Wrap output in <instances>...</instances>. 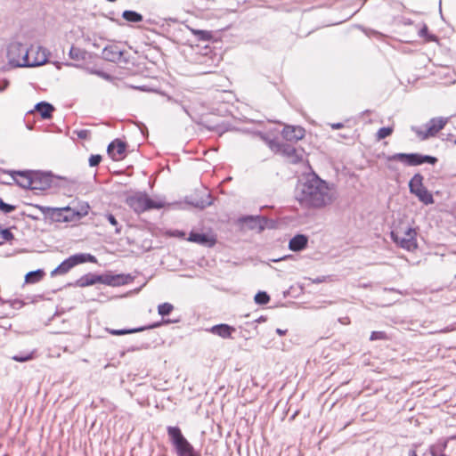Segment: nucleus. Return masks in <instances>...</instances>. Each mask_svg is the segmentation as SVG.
I'll use <instances>...</instances> for the list:
<instances>
[{"mask_svg":"<svg viewBox=\"0 0 456 456\" xmlns=\"http://www.w3.org/2000/svg\"><path fill=\"white\" fill-rule=\"evenodd\" d=\"M334 186L314 175L308 178L298 189L297 200L302 207L314 209L324 208L337 200Z\"/></svg>","mask_w":456,"mask_h":456,"instance_id":"1","label":"nucleus"},{"mask_svg":"<svg viewBox=\"0 0 456 456\" xmlns=\"http://www.w3.org/2000/svg\"><path fill=\"white\" fill-rule=\"evenodd\" d=\"M126 203L135 212L142 213L150 209H159L165 206L162 200H154L145 193L136 192L126 199Z\"/></svg>","mask_w":456,"mask_h":456,"instance_id":"2","label":"nucleus"},{"mask_svg":"<svg viewBox=\"0 0 456 456\" xmlns=\"http://www.w3.org/2000/svg\"><path fill=\"white\" fill-rule=\"evenodd\" d=\"M167 435L175 446L177 456H200L193 446L183 436L178 427H167Z\"/></svg>","mask_w":456,"mask_h":456,"instance_id":"3","label":"nucleus"},{"mask_svg":"<svg viewBox=\"0 0 456 456\" xmlns=\"http://www.w3.org/2000/svg\"><path fill=\"white\" fill-rule=\"evenodd\" d=\"M126 278L127 277L122 274L102 276L94 273H87L80 277L77 281L76 284L81 288L94 285L96 283H104L111 286H118L126 283Z\"/></svg>","mask_w":456,"mask_h":456,"instance_id":"4","label":"nucleus"},{"mask_svg":"<svg viewBox=\"0 0 456 456\" xmlns=\"http://www.w3.org/2000/svg\"><path fill=\"white\" fill-rule=\"evenodd\" d=\"M417 232L415 229L408 227L405 230L397 229L392 231L390 237L392 240L399 247L408 251H413L417 248Z\"/></svg>","mask_w":456,"mask_h":456,"instance_id":"5","label":"nucleus"},{"mask_svg":"<svg viewBox=\"0 0 456 456\" xmlns=\"http://www.w3.org/2000/svg\"><path fill=\"white\" fill-rule=\"evenodd\" d=\"M388 161H400L407 166H418L423 163L436 164L437 159L419 153H395L387 158Z\"/></svg>","mask_w":456,"mask_h":456,"instance_id":"6","label":"nucleus"},{"mask_svg":"<svg viewBox=\"0 0 456 456\" xmlns=\"http://www.w3.org/2000/svg\"><path fill=\"white\" fill-rule=\"evenodd\" d=\"M27 46L19 42H12L7 49L9 63L13 67H26L28 65Z\"/></svg>","mask_w":456,"mask_h":456,"instance_id":"7","label":"nucleus"},{"mask_svg":"<svg viewBox=\"0 0 456 456\" xmlns=\"http://www.w3.org/2000/svg\"><path fill=\"white\" fill-rule=\"evenodd\" d=\"M95 263L96 258L90 254H76L69 258L65 259L62 263H61L54 270L52 271L51 275H61L67 273L70 269L74 266L85 263V262Z\"/></svg>","mask_w":456,"mask_h":456,"instance_id":"8","label":"nucleus"},{"mask_svg":"<svg viewBox=\"0 0 456 456\" xmlns=\"http://www.w3.org/2000/svg\"><path fill=\"white\" fill-rule=\"evenodd\" d=\"M423 176L416 174L410 181L409 187L411 193L415 194L419 200L426 205L434 202L432 194L423 186Z\"/></svg>","mask_w":456,"mask_h":456,"instance_id":"9","label":"nucleus"},{"mask_svg":"<svg viewBox=\"0 0 456 456\" xmlns=\"http://www.w3.org/2000/svg\"><path fill=\"white\" fill-rule=\"evenodd\" d=\"M448 118H431L427 124H426V130L421 131L419 129H414L416 134L419 135V137L421 140L428 139V137L435 136L439 131H441L444 126L447 124Z\"/></svg>","mask_w":456,"mask_h":456,"instance_id":"10","label":"nucleus"},{"mask_svg":"<svg viewBox=\"0 0 456 456\" xmlns=\"http://www.w3.org/2000/svg\"><path fill=\"white\" fill-rule=\"evenodd\" d=\"M28 65L26 67H37L46 63L48 59L47 50L40 45H31L27 47Z\"/></svg>","mask_w":456,"mask_h":456,"instance_id":"11","label":"nucleus"},{"mask_svg":"<svg viewBox=\"0 0 456 456\" xmlns=\"http://www.w3.org/2000/svg\"><path fill=\"white\" fill-rule=\"evenodd\" d=\"M37 208L45 216H48L54 222H69V218L65 213H69V207L54 208L43 206H37Z\"/></svg>","mask_w":456,"mask_h":456,"instance_id":"12","label":"nucleus"},{"mask_svg":"<svg viewBox=\"0 0 456 456\" xmlns=\"http://www.w3.org/2000/svg\"><path fill=\"white\" fill-rule=\"evenodd\" d=\"M126 143L119 139L111 142L107 149V151L113 160H120L125 157Z\"/></svg>","mask_w":456,"mask_h":456,"instance_id":"13","label":"nucleus"},{"mask_svg":"<svg viewBox=\"0 0 456 456\" xmlns=\"http://www.w3.org/2000/svg\"><path fill=\"white\" fill-rule=\"evenodd\" d=\"M16 183L25 189H30L35 182L32 181L33 173L30 171H11L10 172Z\"/></svg>","mask_w":456,"mask_h":456,"instance_id":"14","label":"nucleus"},{"mask_svg":"<svg viewBox=\"0 0 456 456\" xmlns=\"http://www.w3.org/2000/svg\"><path fill=\"white\" fill-rule=\"evenodd\" d=\"M305 129L301 126H286L281 132V135L287 141L297 142L305 136Z\"/></svg>","mask_w":456,"mask_h":456,"instance_id":"15","label":"nucleus"},{"mask_svg":"<svg viewBox=\"0 0 456 456\" xmlns=\"http://www.w3.org/2000/svg\"><path fill=\"white\" fill-rule=\"evenodd\" d=\"M188 240L207 247H212L216 242V239L214 235L196 232L190 233Z\"/></svg>","mask_w":456,"mask_h":456,"instance_id":"16","label":"nucleus"},{"mask_svg":"<svg viewBox=\"0 0 456 456\" xmlns=\"http://www.w3.org/2000/svg\"><path fill=\"white\" fill-rule=\"evenodd\" d=\"M32 181L35 182V184L31 186V190H40L45 191L51 186V178L47 175L42 174H34L32 175Z\"/></svg>","mask_w":456,"mask_h":456,"instance_id":"17","label":"nucleus"},{"mask_svg":"<svg viewBox=\"0 0 456 456\" xmlns=\"http://www.w3.org/2000/svg\"><path fill=\"white\" fill-rule=\"evenodd\" d=\"M123 55L122 51L116 45H108L104 47L102 51L103 58L111 62H117L120 61Z\"/></svg>","mask_w":456,"mask_h":456,"instance_id":"18","label":"nucleus"},{"mask_svg":"<svg viewBox=\"0 0 456 456\" xmlns=\"http://www.w3.org/2000/svg\"><path fill=\"white\" fill-rule=\"evenodd\" d=\"M281 153L293 164L298 163L302 159V155L298 153L297 150L287 143L283 144Z\"/></svg>","mask_w":456,"mask_h":456,"instance_id":"19","label":"nucleus"},{"mask_svg":"<svg viewBox=\"0 0 456 456\" xmlns=\"http://www.w3.org/2000/svg\"><path fill=\"white\" fill-rule=\"evenodd\" d=\"M209 331L223 338H231L232 333L235 331V329L228 324L222 323L211 327Z\"/></svg>","mask_w":456,"mask_h":456,"instance_id":"20","label":"nucleus"},{"mask_svg":"<svg viewBox=\"0 0 456 456\" xmlns=\"http://www.w3.org/2000/svg\"><path fill=\"white\" fill-rule=\"evenodd\" d=\"M307 237L303 234L294 236L289 243V248L292 251H300L307 245Z\"/></svg>","mask_w":456,"mask_h":456,"instance_id":"21","label":"nucleus"},{"mask_svg":"<svg viewBox=\"0 0 456 456\" xmlns=\"http://www.w3.org/2000/svg\"><path fill=\"white\" fill-rule=\"evenodd\" d=\"M89 206H82L79 210H76L69 207V213H65L64 215L67 216L69 218V222H75L80 220L82 217L86 216L88 214Z\"/></svg>","mask_w":456,"mask_h":456,"instance_id":"22","label":"nucleus"},{"mask_svg":"<svg viewBox=\"0 0 456 456\" xmlns=\"http://www.w3.org/2000/svg\"><path fill=\"white\" fill-rule=\"evenodd\" d=\"M241 222L248 224L251 229L258 228L259 231H262L265 227V221L260 216H248L241 218Z\"/></svg>","mask_w":456,"mask_h":456,"instance_id":"23","label":"nucleus"},{"mask_svg":"<svg viewBox=\"0 0 456 456\" xmlns=\"http://www.w3.org/2000/svg\"><path fill=\"white\" fill-rule=\"evenodd\" d=\"M36 110L39 112L43 118H51L52 112L54 110V108L52 104L48 102H41L36 105Z\"/></svg>","mask_w":456,"mask_h":456,"instance_id":"24","label":"nucleus"},{"mask_svg":"<svg viewBox=\"0 0 456 456\" xmlns=\"http://www.w3.org/2000/svg\"><path fill=\"white\" fill-rule=\"evenodd\" d=\"M122 18L129 22H140L142 20V15L134 11L126 10L122 13Z\"/></svg>","mask_w":456,"mask_h":456,"instance_id":"25","label":"nucleus"},{"mask_svg":"<svg viewBox=\"0 0 456 456\" xmlns=\"http://www.w3.org/2000/svg\"><path fill=\"white\" fill-rule=\"evenodd\" d=\"M145 327H139L134 329H122V330H115V329H107V331L114 336H121L126 334L136 333L144 330Z\"/></svg>","mask_w":456,"mask_h":456,"instance_id":"26","label":"nucleus"},{"mask_svg":"<svg viewBox=\"0 0 456 456\" xmlns=\"http://www.w3.org/2000/svg\"><path fill=\"white\" fill-rule=\"evenodd\" d=\"M258 135L260 138L266 142L268 147L274 152H280L281 151V148L284 143H280L279 142L275 140L268 139L265 134L259 133Z\"/></svg>","mask_w":456,"mask_h":456,"instance_id":"27","label":"nucleus"},{"mask_svg":"<svg viewBox=\"0 0 456 456\" xmlns=\"http://www.w3.org/2000/svg\"><path fill=\"white\" fill-rule=\"evenodd\" d=\"M44 276V272L42 270H37L29 272L25 276V281L27 283H36L38 282Z\"/></svg>","mask_w":456,"mask_h":456,"instance_id":"28","label":"nucleus"},{"mask_svg":"<svg viewBox=\"0 0 456 456\" xmlns=\"http://www.w3.org/2000/svg\"><path fill=\"white\" fill-rule=\"evenodd\" d=\"M69 55L72 60L84 61L86 59V52L80 48L71 46Z\"/></svg>","mask_w":456,"mask_h":456,"instance_id":"29","label":"nucleus"},{"mask_svg":"<svg viewBox=\"0 0 456 456\" xmlns=\"http://www.w3.org/2000/svg\"><path fill=\"white\" fill-rule=\"evenodd\" d=\"M444 449L447 450L452 456H456V437H452L444 441Z\"/></svg>","mask_w":456,"mask_h":456,"instance_id":"30","label":"nucleus"},{"mask_svg":"<svg viewBox=\"0 0 456 456\" xmlns=\"http://www.w3.org/2000/svg\"><path fill=\"white\" fill-rule=\"evenodd\" d=\"M174 310V305L170 303H163L158 306V313L162 316L168 315Z\"/></svg>","mask_w":456,"mask_h":456,"instance_id":"31","label":"nucleus"},{"mask_svg":"<svg viewBox=\"0 0 456 456\" xmlns=\"http://www.w3.org/2000/svg\"><path fill=\"white\" fill-rule=\"evenodd\" d=\"M270 301L269 295L265 291H259L255 296V302L258 305H265Z\"/></svg>","mask_w":456,"mask_h":456,"instance_id":"32","label":"nucleus"},{"mask_svg":"<svg viewBox=\"0 0 456 456\" xmlns=\"http://www.w3.org/2000/svg\"><path fill=\"white\" fill-rule=\"evenodd\" d=\"M33 358H34L33 352L26 353V354H17V355H13L12 357V360L19 362H25L32 360Z\"/></svg>","mask_w":456,"mask_h":456,"instance_id":"33","label":"nucleus"},{"mask_svg":"<svg viewBox=\"0 0 456 456\" xmlns=\"http://www.w3.org/2000/svg\"><path fill=\"white\" fill-rule=\"evenodd\" d=\"M392 133V127H381L379 129L377 133V138L378 140L385 139L386 137L389 136Z\"/></svg>","mask_w":456,"mask_h":456,"instance_id":"34","label":"nucleus"},{"mask_svg":"<svg viewBox=\"0 0 456 456\" xmlns=\"http://www.w3.org/2000/svg\"><path fill=\"white\" fill-rule=\"evenodd\" d=\"M87 71L90 73V74H94L107 81H111L112 80V77L104 72V71H102V70H97V69H87Z\"/></svg>","mask_w":456,"mask_h":456,"instance_id":"35","label":"nucleus"},{"mask_svg":"<svg viewBox=\"0 0 456 456\" xmlns=\"http://www.w3.org/2000/svg\"><path fill=\"white\" fill-rule=\"evenodd\" d=\"M444 443L442 444L434 445L431 448L432 456H447L444 452Z\"/></svg>","mask_w":456,"mask_h":456,"instance_id":"36","label":"nucleus"},{"mask_svg":"<svg viewBox=\"0 0 456 456\" xmlns=\"http://www.w3.org/2000/svg\"><path fill=\"white\" fill-rule=\"evenodd\" d=\"M15 209V206L5 203L0 198V210L5 214L11 213Z\"/></svg>","mask_w":456,"mask_h":456,"instance_id":"37","label":"nucleus"},{"mask_svg":"<svg viewBox=\"0 0 456 456\" xmlns=\"http://www.w3.org/2000/svg\"><path fill=\"white\" fill-rule=\"evenodd\" d=\"M106 218L110 222V224L115 227L116 232L119 233L121 229L118 226V222L116 219V217L112 214H107Z\"/></svg>","mask_w":456,"mask_h":456,"instance_id":"38","label":"nucleus"},{"mask_svg":"<svg viewBox=\"0 0 456 456\" xmlns=\"http://www.w3.org/2000/svg\"><path fill=\"white\" fill-rule=\"evenodd\" d=\"M0 235H1L2 239L6 241H10V240H13V238H14L13 234L11 232V231L9 229L0 228Z\"/></svg>","mask_w":456,"mask_h":456,"instance_id":"39","label":"nucleus"},{"mask_svg":"<svg viewBox=\"0 0 456 456\" xmlns=\"http://www.w3.org/2000/svg\"><path fill=\"white\" fill-rule=\"evenodd\" d=\"M101 160H102L101 155H92L89 158V165H90V167H96L100 164Z\"/></svg>","mask_w":456,"mask_h":456,"instance_id":"40","label":"nucleus"},{"mask_svg":"<svg viewBox=\"0 0 456 456\" xmlns=\"http://www.w3.org/2000/svg\"><path fill=\"white\" fill-rule=\"evenodd\" d=\"M385 338V334L382 331H373L370 335V340L383 339Z\"/></svg>","mask_w":456,"mask_h":456,"instance_id":"41","label":"nucleus"},{"mask_svg":"<svg viewBox=\"0 0 456 456\" xmlns=\"http://www.w3.org/2000/svg\"><path fill=\"white\" fill-rule=\"evenodd\" d=\"M90 134V132L86 129H82L77 132V135L81 139H87Z\"/></svg>","mask_w":456,"mask_h":456,"instance_id":"42","label":"nucleus"},{"mask_svg":"<svg viewBox=\"0 0 456 456\" xmlns=\"http://www.w3.org/2000/svg\"><path fill=\"white\" fill-rule=\"evenodd\" d=\"M330 126L333 129H339V128H342L344 126V125L342 123H333L330 125Z\"/></svg>","mask_w":456,"mask_h":456,"instance_id":"43","label":"nucleus"},{"mask_svg":"<svg viewBox=\"0 0 456 456\" xmlns=\"http://www.w3.org/2000/svg\"><path fill=\"white\" fill-rule=\"evenodd\" d=\"M427 33H428V27H427V26H424V27L420 29V31H419V35H420L421 37H424V36H426V35H427Z\"/></svg>","mask_w":456,"mask_h":456,"instance_id":"44","label":"nucleus"},{"mask_svg":"<svg viewBox=\"0 0 456 456\" xmlns=\"http://www.w3.org/2000/svg\"><path fill=\"white\" fill-rule=\"evenodd\" d=\"M276 333L280 336H283L287 333V330L276 329Z\"/></svg>","mask_w":456,"mask_h":456,"instance_id":"45","label":"nucleus"},{"mask_svg":"<svg viewBox=\"0 0 456 456\" xmlns=\"http://www.w3.org/2000/svg\"><path fill=\"white\" fill-rule=\"evenodd\" d=\"M159 325H160L159 323H156V324L149 326L148 328H156V327H159Z\"/></svg>","mask_w":456,"mask_h":456,"instance_id":"46","label":"nucleus"},{"mask_svg":"<svg viewBox=\"0 0 456 456\" xmlns=\"http://www.w3.org/2000/svg\"><path fill=\"white\" fill-rule=\"evenodd\" d=\"M410 455L411 456H417V453H416L415 451H411V452H410Z\"/></svg>","mask_w":456,"mask_h":456,"instance_id":"47","label":"nucleus"},{"mask_svg":"<svg viewBox=\"0 0 456 456\" xmlns=\"http://www.w3.org/2000/svg\"><path fill=\"white\" fill-rule=\"evenodd\" d=\"M138 349H139L138 347H136V348H135V347H133V348H131L130 350H131V351H135V350H138Z\"/></svg>","mask_w":456,"mask_h":456,"instance_id":"48","label":"nucleus"},{"mask_svg":"<svg viewBox=\"0 0 456 456\" xmlns=\"http://www.w3.org/2000/svg\"><path fill=\"white\" fill-rule=\"evenodd\" d=\"M443 332H446V331H449V329H445L444 330H442Z\"/></svg>","mask_w":456,"mask_h":456,"instance_id":"49","label":"nucleus"},{"mask_svg":"<svg viewBox=\"0 0 456 456\" xmlns=\"http://www.w3.org/2000/svg\"><path fill=\"white\" fill-rule=\"evenodd\" d=\"M455 144H456V138H455V141H454Z\"/></svg>","mask_w":456,"mask_h":456,"instance_id":"50","label":"nucleus"}]
</instances>
